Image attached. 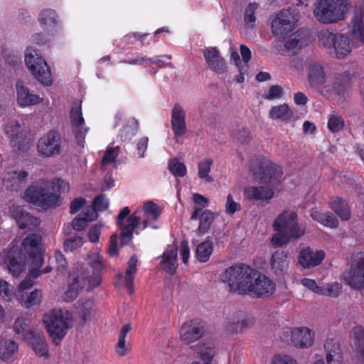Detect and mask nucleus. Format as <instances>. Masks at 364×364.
<instances>
[{"mask_svg":"<svg viewBox=\"0 0 364 364\" xmlns=\"http://www.w3.org/2000/svg\"><path fill=\"white\" fill-rule=\"evenodd\" d=\"M14 330L20 338L26 340L36 331L30 328V319L27 317H18L14 323Z\"/></svg>","mask_w":364,"mask_h":364,"instance_id":"c9c22d12","label":"nucleus"},{"mask_svg":"<svg viewBox=\"0 0 364 364\" xmlns=\"http://www.w3.org/2000/svg\"><path fill=\"white\" fill-rule=\"evenodd\" d=\"M92 205L97 211H102L108 208L109 200L105 194H100L95 198L92 201Z\"/></svg>","mask_w":364,"mask_h":364,"instance_id":"69168bd1","label":"nucleus"},{"mask_svg":"<svg viewBox=\"0 0 364 364\" xmlns=\"http://www.w3.org/2000/svg\"><path fill=\"white\" fill-rule=\"evenodd\" d=\"M16 242L6 250L4 262L6 264L10 273L15 277H18L25 269V253L23 248H20Z\"/></svg>","mask_w":364,"mask_h":364,"instance_id":"9d476101","label":"nucleus"},{"mask_svg":"<svg viewBox=\"0 0 364 364\" xmlns=\"http://www.w3.org/2000/svg\"><path fill=\"white\" fill-rule=\"evenodd\" d=\"M311 216L314 220L326 227L333 228H336L338 225V221L336 218L333 213L329 212L323 213L314 212L311 213Z\"/></svg>","mask_w":364,"mask_h":364,"instance_id":"c03bdc74","label":"nucleus"},{"mask_svg":"<svg viewBox=\"0 0 364 364\" xmlns=\"http://www.w3.org/2000/svg\"><path fill=\"white\" fill-rule=\"evenodd\" d=\"M331 208L341 220H348L350 213L348 203L341 198H336L331 202Z\"/></svg>","mask_w":364,"mask_h":364,"instance_id":"37998d69","label":"nucleus"},{"mask_svg":"<svg viewBox=\"0 0 364 364\" xmlns=\"http://www.w3.org/2000/svg\"><path fill=\"white\" fill-rule=\"evenodd\" d=\"M41 237L38 235L31 234L26 236L21 242V247H23L25 256L28 255L31 268L30 270L36 269L39 272V268L43 264V257L40 247Z\"/></svg>","mask_w":364,"mask_h":364,"instance_id":"f8f14e48","label":"nucleus"},{"mask_svg":"<svg viewBox=\"0 0 364 364\" xmlns=\"http://www.w3.org/2000/svg\"><path fill=\"white\" fill-rule=\"evenodd\" d=\"M203 54L208 68L213 72L221 75L227 71L225 60L216 48H206L203 50Z\"/></svg>","mask_w":364,"mask_h":364,"instance_id":"6ab92c4d","label":"nucleus"},{"mask_svg":"<svg viewBox=\"0 0 364 364\" xmlns=\"http://www.w3.org/2000/svg\"><path fill=\"white\" fill-rule=\"evenodd\" d=\"M186 113L182 107L175 104L171 111V127L176 137L183 136L187 132Z\"/></svg>","mask_w":364,"mask_h":364,"instance_id":"a878e982","label":"nucleus"},{"mask_svg":"<svg viewBox=\"0 0 364 364\" xmlns=\"http://www.w3.org/2000/svg\"><path fill=\"white\" fill-rule=\"evenodd\" d=\"M82 244V237L78 235L70 237L64 241V250L65 252H73L80 247Z\"/></svg>","mask_w":364,"mask_h":364,"instance_id":"13d9d810","label":"nucleus"},{"mask_svg":"<svg viewBox=\"0 0 364 364\" xmlns=\"http://www.w3.org/2000/svg\"><path fill=\"white\" fill-rule=\"evenodd\" d=\"M42 297L41 291L39 289H34L28 294H22L16 295V299L18 302L26 308H31L33 306L37 305L41 302Z\"/></svg>","mask_w":364,"mask_h":364,"instance_id":"4c0bfd02","label":"nucleus"},{"mask_svg":"<svg viewBox=\"0 0 364 364\" xmlns=\"http://www.w3.org/2000/svg\"><path fill=\"white\" fill-rule=\"evenodd\" d=\"M63 140L60 134L54 130L41 137L37 144L38 153L46 157H51L61 153Z\"/></svg>","mask_w":364,"mask_h":364,"instance_id":"6e6552de","label":"nucleus"},{"mask_svg":"<svg viewBox=\"0 0 364 364\" xmlns=\"http://www.w3.org/2000/svg\"><path fill=\"white\" fill-rule=\"evenodd\" d=\"M341 285L338 283L330 284L327 285L323 291L321 290V294L332 297H337L341 292Z\"/></svg>","mask_w":364,"mask_h":364,"instance_id":"338daca9","label":"nucleus"},{"mask_svg":"<svg viewBox=\"0 0 364 364\" xmlns=\"http://www.w3.org/2000/svg\"><path fill=\"white\" fill-rule=\"evenodd\" d=\"M326 356L329 355L335 357L336 355H341V350L339 344L333 339H327L324 344Z\"/></svg>","mask_w":364,"mask_h":364,"instance_id":"052dcab7","label":"nucleus"},{"mask_svg":"<svg viewBox=\"0 0 364 364\" xmlns=\"http://www.w3.org/2000/svg\"><path fill=\"white\" fill-rule=\"evenodd\" d=\"M294 114L287 105H280L272 107L269 117L272 119L287 122L293 117Z\"/></svg>","mask_w":364,"mask_h":364,"instance_id":"f704fd0d","label":"nucleus"},{"mask_svg":"<svg viewBox=\"0 0 364 364\" xmlns=\"http://www.w3.org/2000/svg\"><path fill=\"white\" fill-rule=\"evenodd\" d=\"M193 200L195 205L194 210L191 216V219L196 220L198 219L199 214L208 205L209 200L199 193H194L193 196Z\"/></svg>","mask_w":364,"mask_h":364,"instance_id":"de8ad7c7","label":"nucleus"},{"mask_svg":"<svg viewBox=\"0 0 364 364\" xmlns=\"http://www.w3.org/2000/svg\"><path fill=\"white\" fill-rule=\"evenodd\" d=\"M343 278L350 287L355 289L364 288V252H359L350 268L343 274Z\"/></svg>","mask_w":364,"mask_h":364,"instance_id":"ddd939ff","label":"nucleus"},{"mask_svg":"<svg viewBox=\"0 0 364 364\" xmlns=\"http://www.w3.org/2000/svg\"><path fill=\"white\" fill-rule=\"evenodd\" d=\"M259 5L256 2H250L245 9L244 22L246 26L253 28L256 21L255 12L259 9Z\"/></svg>","mask_w":364,"mask_h":364,"instance_id":"8fccbe9b","label":"nucleus"},{"mask_svg":"<svg viewBox=\"0 0 364 364\" xmlns=\"http://www.w3.org/2000/svg\"><path fill=\"white\" fill-rule=\"evenodd\" d=\"M298 21V16L290 9L279 11L272 20V31L277 36H282L291 31Z\"/></svg>","mask_w":364,"mask_h":364,"instance_id":"9b49d317","label":"nucleus"},{"mask_svg":"<svg viewBox=\"0 0 364 364\" xmlns=\"http://www.w3.org/2000/svg\"><path fill=\"white\" fill-rule=\"evenodd\" d=\"M213 161L211 159H205L198 164V177L211 183L213 178L209 176Z\"/></svg>","mask_w":364,"mask_h":364,"instance_id":"3c124183","label":"nucleus"},{"mask_svg":"<svg viewBox=\"0 0 364 364\" xmlns=\"http://www.w3.org/2000/svg\"><path fill=\"white\" fill-rule=\"evenodd\" d=\"M308 82L313 88H319L326 82V75L323 66L316 61H309L308 68Z\"/></svg>","mask_w":364,"mask_h":364,"instance_id":"cd10ccee","label":"nucleus"},{"mask_svg":"<svg viewBox=\"0 0 364 364\" xmlns=\"http://www.w3.org/2000/svg\"><path fill=\"white\" fill-rule=\"evenodd\" d=\"M138 131V122L134 119H131L124 126L120 136L124 141L130 140Z\"/></svg>","mask_w":364,"mask_h":364,"instance_id":"864d4df0","label":"nucleus"},{"mask_svg":"<svg viewBox=\"0 0 364 364\" xmlns=\"http://www.w3.org/2000/svg\"><path fill=\"white\" fill-rule=\"evenodd\" d=\"M291 340L294 345L301 348L313 344V333L308 328H295L291 331Z\"/></svg>","mask_w":364,"mask_h":364,"instance_id":"473e14b6","label":"nucleus"},{"mask_svg":"<svg viewBox=\"0 0 364 364\" xmlns=\"http://www.w3.org/2000/svg\"><path fill=\"white\" fill-rule=\"evenodd\" d=\"M274 284L265 275L257 272L255 277L250 292L246 294L254 295L257 297L269 295L274 292Z\"/></svg>","mask_w":364,"mask_h":364,"instance_id":"4be33fe9","label":"nucleus"},{"mask_svg":"<svg viewBox=\"0 0 364 364\" xmlns=\"http://www.w3.org/2000/svg\"><path fill=\"white\" fill-rule=\"evenodd\" d=\"M71 319L70 313L62 309H53L45 315L43 322L50 336L56 345H58L66 335Z\"/></svg>","mask_w":364,"mask_h":364,"instance_id":"39448f33","label":"nucleus"},{"mask_svg":"<svg viewBox=\"0 0 364 364\" xmlns=\"http://www.w3.org/2000/svg\"><path fill=\"white\" fill-rule=\"evenodd\" d=\"M69 188V183L60 178L45 181L30 186L25 191L24 198L28 203L47 209L57 205L60 198L58 193L68 192Z\"/></svg>","mask_w":364,"mask_h":364,"instance_id":"f257e3e1","label":"nucleus"},{"mask_svg":"<svg viewBox=\"0 0 364 364\" xmlns=\"http://www.w3.org/2000/svg\"><path fill=\"white\" fill-rule=\"evenodd\" d=\"M40 275L41 273L36 269L29 270L26 277L18 285L16 296L25 294L24 292L33 285L34 279Z\"/></svg>","mask_w":364,"mask_h":364,"instance_id":"49530a36","label":"nucleus"},{"mask_svg":"<svg viewBox=\"0 0 364 364\" xmlns=\"http://www.w3.org/2000/svg\"><path fill=\"white\" fill-rule=\"evenodd\" d=\"M350 7V0H316L312 14L316 21L331 25L344 21Z\"/></svg>","mask_w":364,"mask_h":364,"instance_id":"f03ea898","label":"nucleus"},{"mask_svg":"<svg viewBox=\"0 0 364 364\" xmlns=\"http://www.w3.org/2000/svg\"><path fill=\"white\" fill-rule=\"evenodd\" d=\"M178 246L175 244L169 245L163 254V259L160 266L165 272L173 275L178 267L177 259Z\"/></svg>","mask_w":364,"mask_h":364,"instance_id":"c85d7f7f","label":"nucleus"},{"mask_svg":"<svg viewBox=\"0 0 364 364\" xmlns=\"http://www.w3.org/2000/svg\"><path fill=\"white\" fill-rule=\"evenodd\" d=\"M17 102L23 107L38 105L43 101L38 95L30 92L22 80H18L16 84Z\"/></svg>","mask_w":364,"mask_h":364,"instance_id":"393cba45","label":"nucleus"},{"mask_svg":"<svg viewBox=\"0 0 364 364\" xmlns=\"http://www.w3.org/2000/svg\"><path fill=\"white\" fill-rule=\"evenodd\" d=\"M244 195L250 200L269 202L274 196V191L269 186H249L245 188Z\"/></svg>","mask_w":364,"mask_h":364,"instance_id":"c756f323","label":"nucleus"},{"mask_svg":"<svg viewBox=\"0 0 364 364\" xmlns=\"http://www.w3.org/2000/svg\"><path fill=\"white\" fill-rule=\"evenodd\" d=\"M77 309L78 316L83 322L90 321L95 312L93 301L90 299L79 301Z\"/></svg>","mask_w":364,"mask_h":364,"instance_id":"58836bf2","label":"nucleus"},{"mask_svg":"<svg viewBox=\"0 0 364 364\" xmlns=\"http://www.w3.org/2000/svg\"><path fill=\"white\" fill-rule=\"evenodd\" d=\"M257 271L245 264L230 266L220 274V280L225 284L230 291L239 294L250 292L252 282Z\"/></svg>","mask_w":364,"mask_h":364,"instance_id":"7ed1b4c3","label":"nucleus"},{"mask_svg":"<svg viewBox=\"0 0 364 364\" xmlns=\"http://www.w3.org/2000/svg\"><path fill=\"white\" fill-rule=\"evenodd\" d=\"M274 230H281L291 236L292 239H299L306 232L304 225L297 221V215L293 211H283L274 221Z\"/></svg>","mask_w":364,"mask_h":364,"instance_id":"0eeeda50","label":"nucleus"},{"mask_svg":"<svg viewBox=\"0 0 364 364\" xmlns=\"http://www.w3.org/2000/svg\"><path fill=\"white\" fill-rule=\"evenodd\" d=\"M14 289L7 282L0 279V296L6 300H11L14 296Z\"/></svg>","mask_w":364,"mask_h":364,"instance_id":"e2e57ef3","label":"nucleus"},{"mask_svg":"<svg viewBox=\"0 0 364 364\" xmlns=\"http://www.w3.org/2000/svg\"><path fill=\"white\" fill-rule=\"evenodd\" d=\"M9 209L11 217L16 220L18 227L21 229H31L37 227L40 224L38 218L31 215L20 206L12 205Z\"/></svg>","mask_w":364,"mask_h":364,"instance_id":"5701e85b","label":"nucleus"},{"mask_svg":"<svg viewBox=\"0 0 364 364\" xmlns=\"http://www.w3.org/2000/svg\"><path fill=\"white\" fill-rule=\"evenodd\" d=\"M131 328V325L129 323H126L120 330L117 344L116 346V353L119 356H124L127 351L129 350V346L126 345L125 338Z\"/></svg>","mask_w":364,"mask_h":364,"instance_id":"79ce46f5","label":"nucleus"},{"mask_svg":"<svg viewBox=\"0 0 364 364\" xmlns=\"http://www.w3.org/2000/svg\"><path fill=\"white\" fill-rule=\"evenodd\" d=\"M119 147L109 146L102 159V168H105V166L108 164L114 162L115 159L119 153Z\"/></svg>","mask_w":364,"mask_h":364,"instance_id":"4d7b16f0","label":"nucleus"},{"mask_svg":"<svg viewBox=\"0 0 364 364\" xmlns=\"http://www.w3.org/2000/svg\"><path fill=\"white\" fill-rule=\"evenodd\" d=\"M306 35L301 31H296L289 36L284 43L285 51L289 55H294L298 50L308 44Z\"/></svg>","mask_w":364,"mask_h":364,"instance_id":"2f4dec72","label":"nucleus"},{"mask_svg":"<svg viewBox=\"0 0 364 364\" xmlns=\"http://www.w3.org/2000/svg\"><path fill=\"white\" fill-rule=\"evenodd\" d=\"M138 259L136 255L130 257L124 277L125 285L129 294L134 293V279L136 272Z\"/></svg>","mask_w":364,"mask_h":364,"instance_id":"e433bc0d","label":"nucleus"},{"mask_svg":"<svg viewBox=\"0 0 364 364\" xmlns=\"http://www.w3.org/2000/svg\"><path fill=\"white\" fill-rule=\"evenodd\" d=\"M205 326L198 319H193L183 323L180 329V337L187 343L200 338L205 333Z\"/></svg>","mask_w":364,"mask_h":364,"instance_id":"f3484780","label":"nucleus"},{"mask_svg":"<svg viewBox=\"0 0 364 364\" xmlns=\"http://www.w3.org/2000/svg\"><path fill=\"white\" fill-rule=\"evenodd\" d=\"M363 10L361 8H355L353 16L350 21L351 28L350 31V43L353 48L362 46L364 44V23Z\"/></svg>","mask_w":364,"mask_h":364,"instance_id":"2eb2a0df","label":"nucleus"},{"mask_svg":"<svg viewBox=\"0 0 364 364\" xmlns=\"http://www.w3.org/2000/svg\"><path fill=\"white\" fill-rule=\"evenodd\" d=\"M253 175L261 183L274 186L279 183L282 172L279 166L266 159L261 162L258 171H254Z\"/></svg>","mask_w":364,"mask_h":364,"instance_id":"1a4fd4ad","label":"nucleus"},{"mask_svg":"<svg viewBox=\"0 0 364 364\" xmlns=\"http://www.w3.org/2000/svg\"><path fill=\"white\" fill-rule=\"evenodd\" d=\"M55 11L52 9L42 11L39 16V21L44 26H52L57 23Z\"/></svg>","mask_w":364,"mask_h":364,"instance_id":"6e6d98bb","label":"nucleus"},{"mask_svg":"<svg viewBox=\"0 0 364 364\" xmlns=\"http://www.w3.org/2000/svg\"><path fill=\"white\" fill-rule=\"evenodd\" d=\"M214 353V350L211 348H205L200 352V358L205 364H215L213 362Z\"/></svg>","mask_w":364,"mask_h":364,"instance_id":"774afa93","label":"nucleus"},{"mask_svg":"<svg viewBox=\"0 0 364 364\" xmlns=\"http://www.w3.org/2000/svg\"><path fill=\"white\" fill-rule=\"evenodd\" d=\"M18 344L10 338H0V360L5 363L13 362L17 357Z\"/></svg>","mask_w":364,"mask_h":364,"instance_id":"7c9ffc66","label":"nucleus"},{"mask_svg":"<svg viewBox=\"0 0 364 364\" xmlns=\"http://www.w3.org/2000/svg\"><path fill=\"white\" fill-rule=\"evenodd\" d=\"M130 213L128 207H124L117 218V225L119 226L122 232L120 234L121 243L122 245H127L132 237V234L136 228L139 224V218L136 216V212L131 215L127 220V224H123L124 219Z\"/></svg>","mask_w":364,"mask_h":364,"instance_id":"4468645a","label":"nucleus"},{"mask_svg":"<svg viewBox=\"0 0 364 364\" xmlns=\"http://www.w3.org/2000/svg\"><path fill=\"white\" fill-rule=\"evenodd\" d=\"M168 170L175 176L183 177L187 171L186 165L174 158L168 161Z\"/></svg>","mask_w":364,"mask_h":364,"instance_id":"5fc2aeb1","label":"nucleus"},{"mask_svg":"<svg viewBox=\"0 0 364 364\" xmlns=\"http://www.w3.org/2000/svg\"><path fill=\"white\" fill-rule=\"evenodd\" d=\"M352 334L355 346L361 357L364 358V328L359 326L355 327L352 330Z\"/></svg>","mask_w":364,"mask_h":364,"instance_id":"603ef678","label":"nucleus"},{"mask_svg":"<svg viewBox=\"0 0 364 364\" xmlns=\"http://www.w3.org/2000/svg\"><path fill=\"white\" fill-rule=\"evenodd\" d=\"M87 264L92 269V275H90V271L86 273H82L80 277L82 286L85 283V279L87 280L90 288H95L100 285L101 283V271L103 269L102 257L98 254H93L87 259Z\"/></svg>","mask_w":364,"mask_h":364,"instance_id":"dca6fc26","label":"nucleus"},{"mask_svg":"<svg viewBox=\"0 0 364 364\" xmlns=\"http://www.w3.org/2000/svg\"><path fill=\"white\" fill-rule=\"evenodd\" d=\"M217 215L211 210L205 209L198 217L199 220L198 232L200 234L206 233L214 221Z\"/></svg>","mask_w":364,"mask_h":364,"instance_id":"ea45409f","label":"nucleus"},{"mask_svg":"<svg viewBox=\"0 0 364 364\" xmlns=\"http://www.w3.org/2000/svg\"><path fill=\"white\" fill-rule=\"evenodd\" d=\"M29 345L32 347L35 353L39 356H47L48 347L45 337L39 331H35L31 334L27 339Z\"/></svg>","mask_w":364,"mask_h":364,"instance_id":"72a5a7b5","label":"nucleus"},{"mask_svg":"<svg viewBox=\"0 0 364 364\" xmlns=\"http://www.w3.org/2000/svg\"><path fill=\"white\" fill-rule=\"evenodd\" d=\"M344 127V121L341 116L331 115L328 121V127L332 132H338Z\"/></svg>","mask_w":364,"mask_h":364,"instance_id":"680f3d73","label":"nucleus"},{"mask_svg":"<svg viewBox=\"0 0 364 364\" xmlns=\"http://www.w3.org/2000/svg\"><path fill=\"white\" fill-rule=\"evenodd\" d=\"M213 252L212 242L208 239L201 242L196 249V257L201 262H207Z\"/></svg>","mask_w":364,"mask_h":364,"instance_id":"09e8293b","label":"nucleus"},{"mask_svg":"<svg viewBox=\"0 0 364 364\" xmlns=\"http://www.w3.org/2000/svg\"><path fill=\"white\" fill-rule=\"evenodd\" d=\"M225 207V212L228 215H233L237 211L241 210L240 205L234 200L231 194L228 195Z\"/></svg>","mask_w":364,"mask_h":364,"instance_id":"0e129e2a","label":"nucleus"},{"mask_svg":"<svg viewBox=\"0 0 364 364\" xmlns=\"http://www.w3.org/2000/svg\"><path fill=\"white\" fill-rule=\"evenodd\" d=\"M5 133L10 139L11 146L21 151H25L28 149V141L24 137L21 127L16 121H11L6 124Z\"/></svg>","mask_w":364,"mask_h":364,"instance_id":"aec40b11","label":"nucleus"},{"mask_svg":"<svg viewBox=\"0 0 364 364\" xmlns=\"http://www.w3.org/2000/svg\"><path fill=\"white\" fill-rule=\"evenodd\" d=\"M82 289V283L80 277H76L65 291L63 299L65 301H71L78 295L79 291Z\"/></svg>","mask_w":364,"mask_h":364,"instance_id":"a18cd8bd","label":"nucleus"},{"mask_svg":"<svg viewBox=\"0 0 364 364\" xmlns=\"http://www.w3.org/2000/svg\"><path fill=\"white\" fill-rule=\"evenodd\" d=\"M277 232L274 234L271 239V243L272 245L279 247L284 245L288 243L291 239V236L284 232V231L277 230Z\"/></svg>","mask_w":364,"mask_h":364,"instance_id":"bf43d9fd","label":"nucleus"},{"mask_svg":"<svg viewBox=\"0 0 364 364\" xmlns=\"http://www.w3.org/2000/svg\"><path fill=\"white\" fill-rule=\"evenodd\" d=\"M28 176L25 171L10 169L4 173L3 183L7 189L17 191L26 183Z\"/></svg>","mask_w":364,"mask_h":364,"instance_id":"b1692460","label":"nucleus"},{"mask_svg":"<svg viewBox=\"0 0 364 364\" xmlns=\"http://www.w3.org/2000/svg\"><path fill=\"white\" fill-rule=\"evenodd\" d=\"M70 122L75 132V137L79 144H82L87 132V129L84 127V118L82 117L81 102L77 101L73 104L70 111Z\"/></svg>","mask_w":364,"mask_h":364,"instance_id":"a211bd4d","label":"nucleus"},{"mask_svg":"<svg viewBox=\"0 0 364 364\" xmlns=\"http://www.w3.org/2000/svg\"><path fill=\"white\" fill-rule=\"evenodd\" d=\"M318 44L331 55L343 59L353 50L349 36L329 28H322L317 33Z\"/></svg>","mask_w":364,"mask_h":364,"instance_id":"20e7f679","label":"nucleus"},{"mask_svg":"<svg viewBox=\"0 0 364 364\" xmlns=\"http://www.w3.org/2000/svg\"><path fill=\"white\" fill-rule=\"evenodd\" d=\"M324 257L323 250L314 251L309 247H305L299 252L298 262L303 268L310 269L319 265Z\"/></svg>","mask_w":364,"mask_h":364,"instance_id":"412c9836","label":"nucleus"},{"mask_svg":"<svg viewBox=\"0 0 364 364\" xmlns=\"http://www.w3.org/2000/svg\"><path fill=\"white\" fill-rule=\"evenodd\" d=\"M144 217L146 218L143 222L144 228L149 225V220L156 221L159 215L160 210L159 206L152 201H147L144 203Z\"/></svg>","mask_w":364,"mask_h":364,"instance_id":"a19ab883","label":"nucleus"},{"mask_svg":"<svg viewBox=\"0 0 364 364\" xmlns=\"http://www.w3.org/2000/svg\"><path fill=\"white\" fill-rule=\"evenodd\" d=\"M289 254L283 250L275 251L270 259L272 269L277 275L284 274L289 268Z\"/></svg>","mask_w":364,"mask_h":364,"instance_id":"bb28decb","label":"nucleus"},{"mask_svg":"<svg viewBox=\"0 0 364 364\" xmlns=\"http://www.w3.org/2000/svg\"><path fill=\"white\" fill-rule=\"evenodd\" d=\"M25 63L38 81L46 86L51 85L53 81L50 68L46 60L37 53L36 50L26 49Z\"/></svg>","mask_w":364,"mask_h":364,"instance_id":"423d86ee","label":"nucleus"}]
</instances>
